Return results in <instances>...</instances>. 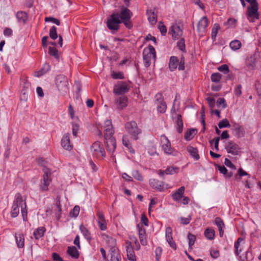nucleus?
<instances>
[{"instance_id":"f257e3e1","label":"nucleus","mask_w":261,"mask_h":261,"mask_svg":"<svg viewBox=\"0 0 261 261\" xmlns=\"http://www.w3.org/2000/svg\"><path fill=\"white\" fill-rule=\"evenodd\" d=\"M133 16L130 11L126 8H122L120 13H113L107 21V26L111 31H116L119 29V24L123 23L128 29L133 27L130 21Z\"/></svg>"},{"instance_id":"f03ea898","label":"nucleus","mask_w":261,"mask_h":261,"mask_svg":"<svg viewBox=\"0 0 261 261\" xmlns=\"http://www.w3.org/2000/svg\"><path fill=\"white\" fill-rule=\"evenodd\" d=\"M21 207V212L23 219L25 221L27 219V204L25 200L19 193L16 194L14 197L11 215L12 217H16L19 213V207Z\"/></svg>"},{"instance_id":"7ed1b4c3","label":"nucleus","mask_w":261,"mask_h":261,"mask_svg":"<svg viewBox=\"0 0 261 261\" xmlns=\"http://www.w3.org/2000/svg\"><path fill=\"white\" fill-rule=\"evenodd\" d=\"M91 152L97 159H103L106 157V152L102 144L99 141L94 142L90 147Z\"/></svg>"},{"instance_id":"20e7f679","label":"nucleus","mask_w":261,"mask_h":261,"mask_svg":"<svg viewBox=\"0 0 261 261\" xmlns=\"http://www.w3.org/2000/svg\"><path fill=\"white\" fill-rule=\"evenodd\" d=\"M55 83L58 90L62 94L67 93L69 91L68 81L65 75L60 74L57 76Z\"/></svg>"},{"instance_id":"39448f33","label":"nucleus","mask_w":261,"mask_h":261,"mask_svg":"<svg viewBox=\"0 0 261 261\" xmlns=\"http://www.w3.org/2000/svg\"><path fill=\"white\" fill-rule=\"evenodd\" d=\"M125 127L134 140H137L139 139L138 135L141 134L142 130L138 127L135 121H132L126 123Z\"/></svg>"},{"instance_id":"423d86ee","label":"nucleus","mask_w":261,"mask_h":261,"mask_svg":"<svg viewBox=\"0 0 261 261\" xmlns=\"http://www.w3.org/2000/svg\"><path fill=\"white\" fill-rule=\"evenodd\" d=\"M143 59L146 64H154L156 58L155 50L151 45H149L143 50Z\"/></svg>"},{"instance_id":"0eeeda50","label":"nucleus","mask_w":261,"mask_h":261,"mask_svg":"<svg viewBox=\"0 0 261 261\" xmlns=\"http://www.w3.org/2000/svg\"><path fill=\"white\" fill-rule=\"evenodd\" d=\"M250 4V6L247 8V14L251 18L250 21L254 22L255 20L259 18L258 13V5L256 0H246Z\"/></svg>"},{"instance_id":"6e6552de","label":"nucleus","mask_w":261,"mask_h":261,"mask_svg":"<svg viewBox=\"0 0 261 261\" xmlns=\"http://www.w3.org/2000/svg\"><path fill=\"white\" fill-rule=\"evenodd\" d=\"M42 171L43 172V180L41 181L40 188L42 191L48 190V187L50 185L51 179L50 178L51 171L48 168L44 166Z\"/></svg>"},{"instance_id":"1a4fd4ad","label":"nucleus","mask_w":261,"mask_h":261,"mask_svg":"<svg viewBox=\"0 0 261 261\" xmlns=\"http://www.w3.org/2000/svg\"><path fill=\"white\" fill-rule=\"evenodd\" d=\"M160 140L162 148L164 152L167 154L175 155V149L171 147L170 141L165 135H161Z\"/></svg>"},{"instance_id":"9d476101","label":"nucleus","mask_w":261,"mask_h":261,"mask_svg":"<svg viewBox=\"0 0 261 261\" xmlns=\"http://www.w3.org/2000/svg\"><path fill=\"white\" fill-rule=\"evenodd\" d=\"M130 86L127 82L119 81L114 86L113 93L115 95H122L128 92Z\"/></svg>"},{"instance_id":"9b49d317","label":"nucleus","mask_w":261,"mask_h":261,"mask_svg":"<svg viewBox=\"0 0 261 261\" xmlns=\"http://www.w3.org/2000/svg\"><path fill=\"white\" fill-rule=\"evenodd\" d=\"M225 149L228 153L236 155L240 152V147L235 142L232 141H228L225 145Z\"/></svg>"},{"instance_id":"f8f14e48","label":"nucleus","mask_w":261,"mask_h":261,"mask_svg":"<svg viewBox=\"0 0 261 261\" xmlns=\"http://www.w3.org/2000/svg\"><path fill=\"white\" fill-rule=\"evenodd\" d=\"M208 24V19L206 16L202 17L199 21L197 24V31L199 34L203 35L206 32Z\"/></svg>"},{"instance_id":"ddd939ff","label":"nucleus","mask_w":261,"mask_h":261,"mask_svg":"<svg viewBox=\"0 0 261 261\" xmlns=\"http://www.w3.org/2000/svg\"><path fill=\"white\" fill-rule=\"evenodd\" d=\"M114 130L110 120H106L104 124V136L105 138L113 137Z\"/></svg>"},{"instance_id":"4468645a","label":"nucleus","mask_w":261,"mask_h":261,"mask_svg":"<svg viewBox=\"0 0 261 261\" xmlns=\"http://www.w3.org/2000/svg\"><path fill=\"white\" fill-rule=\"evenodd\" d=\"M149 184L152 188L160 192H162L165 189H168L167 186L166 187H165L164 182L159 181L156 179H151L149 180Z\"/></svg>"},{"instance_id":"2eb2a0df","label":"nucleus","mask_w":261,"mask_h":261,"mask_svg":"<svg viewBox=\"0 0 261 261\" xmlns=\"http://www.w3.org/2000/svg\"><path fill=\"white\" fill-rule=\"evenodd\" d=\"M166 239L170 246L173 249H176V245L173 240L172 229L171 227H168L166 229L165 232Z\"/></svg>"},{"instance_id":"dca6fc26","label":"nucleus","mask_w":261,"mask_h":261,"mask_svg":"<svg viewBox=\"0 0 261 261\" xmlns=\"http://www.w3.org/2000/svg\"><path fill=\"white\" fill-rule=\"evenodd\" d=\"M138 230L139 240L141 244L143 246H146L147 244V241L146 238V232L145 229L143 227L142 224H138L137 225Z\"/></svg>"},{"instance_id":"f3484780","label":"nucleus","mask_w":261,"mask_h":261,"mask_svg":"<svg viewBox=\"0 0 261 261\" xmlns=\"http://www.w3.org/2000/svg\"><path fill=\"white\" fill-rule=\"evenodd\" d=\"M96 216L98 218L97 223L99 228L101 230H106L107 226L104 215L101 212L98 211L96 213Z\"/></svg>"},{"instance_id":"a211bd4d","label":"nucleus","mask_w":261,"mask_h":261,"mask_svg":"<svg viewBox=\"0 0 261 261\" xmlns=\"http://www.w3.org/2000/svg\"><path fill=\"white\" fill-rule=\"evenodd\" d=\"M126 251L128 259L131 261H136V256L130 242L127 241L126 242Z\"/></svg>"},{"instance_id":"6ab92c4d","label":"nucleus","mask_w":261,"mask_h":261,"mask_svg":"<svg viewBox=\"0 0 261 261\" xmlns=\"http://www.w3.org/2000/svg\"><path fill=\"white\" fill-rule=\"evenodd\" d=\"M232 130L235 136L241 138L245 135V132L243 126L237 123H234L232 126Z\"/></svg>"},{"instance_id":"aec40b11","label":"nucleus","mask_w":261,"mask_h":261,"mask_svg":"<svg viewBox=\"0 0 261 261\" xmlns=\"http://www.w3.org/2000/svg\"><path fill=\"white\" fill-rule=\"evenodd\" d=\"M105 139L108 151L110 153H113L115 150L116 147V143L114 137H113Z\"/></svg>"},{"instance_id":"412c9836","label":"nucleus","mask_w":261,"mask_h":261,"mask_svg":"<svg viewBox=\"0 0 261 261\" xmlns=\"http://www.w3.org/2000/svg\"><path fill=\"white\" fill-rule=\"evenodd\" d=\"M61 145L66 150H70L72 148V145L70 143L69 134H65L61 140Z\"/></svg>"},{"instance_id":"4be33fe9","label":"nucleus","mask_w":261,"mask_h":261,"mask_svg":"<svg viewBox=\"0 0 261 261\" xmlns=\"http://www.w3.org/2000/svg\"><path fill=\"white\" fill-rule=\"evenodd\" d=\"M110 261H121V257L118 248L110 249Z\"/></svg>"},{"instance_id":"5701e85b","label":"nucleus","mask_w":261,"mask_h":261,"mask_svg":"<svg viewBox=\"0 0 261 261\" xmlns=\"http://www.w3.org/2000/svg\"><path fill=\"white\" fill-rule=\"evenodd\" d=\"M171 32L172 37L174 39H178L182 34V31L180 27L177 24H173L171 27Z\"/></svg>"},{"instance_id":"b1692460","label":"nucleus","mask_w":261,"mask_h":261,"mask_svg":"<svg viewBox=\"0 0 261 261\" xmlns=\"http://www.w3.org/2000/svg\"><path fill=\"white\" fill-rule=\"evenodd\" d=\"M185 190V188L184 186L180 187L175 192H173L172 194V199L176 201L180 200L184 195Z\"/></svg>"},{"instance_id":"393cba45","label":"nucleus","mask_w":261,"mask_h":261,"mask_svg":"<svg viewBox=\"0 0 261 261\" xmlns=\"http://www.w3.org/2000/svg\"><path fill=\"white\" fill-rule=\"evenodd\" d=\"M146 14L149 23L152 25L154 24L157 21V15L155 13L154 10L147 9Z\"/></svg>"},{"instance_id":"a878e982","label":"nucleus","mask_w":261,"mask_h":261,"mask_svg":"<svg viewBox=\"0 0 261 261\" xmlns=\"http://www.w3.org/2000/svg\"><path fill=\"white\" fill-rule=\"evenodd\" d=\"M244 244V240L242 238H239L237 241L234 243L235 253L237 255L242 252L243 250V245Z\"/></svg>"},{"instance_id":"bb28decb","label":"nucleus","mask_w":261,"mask_h":261,"mask_svg":"<svg viewBox=\"0 0 261 261\" xmlns=\"http://www.w3.org/2000/svg\"><path fill=\"white\" fill-rule=\"evenodd\" d=\"M174 122L177 131L179 133H181L183 128V122L181 115L177 114L176 117L174 118Z\"/></svg>"},{"instance_id":"cd10ccee","label":"nucleus","mask_w":261,"mask_h":261,"mask_svg":"<svg viewBox=\"0 0 261 261\" xmlns=\"http://www.w3.org/2000/svg\"><path fill=\"white\" fill-rule=\"evenodd\" d=\"M80 230L84 237L85 239H86L88 242H90L92 240V237L89 230L83 225L80 226Z\"/></svg>"},{"instance_id":"c85d7f7f","label":"nucleus","mask_w":261,"mask_h":261,"mask_svg":"<svg viewBox=\"0 0 261 261\" xmlns=\"http://www.w3.org/2000/svg\"><path fill=\"white\" fill-rule=\"evenodd\" d=\"M67 252L73 258L77 259L79 257V252L75 246H69Z\"/></svg>"},{"instance_id":"c756f323","label":"nucleus","mask_w":261,"mask_h":261,"mask_svg":"<svg viewBox=\"0 0 261 261\" xmlns=\"http://www.w3.org/2000/svg\"><path fill=\"white\" fill-rule=\"evenodd\" d=\"M187 151L195 160H198L199 159L198 149L192 146H188Z\"/></svg>"},{"instance_id":"7c9ffc66","label":"nucleus","mask_w":261,"mask_h":261,"mask_svg":"<svg viewBox=\"0 0 261 261\" xmlns=\"http://www.w3.org/2000/svg\"><path fill=\"white\" fill-rule=\"evenodd\" d=\"M15 240L18 248H23L24 245V238L22 233H18L15 235Z\"/></svg>"},{"instance_id":"2f4dec72","label":"nucleus","mask_w":261,"mask_h":261,"mask_svg":"<svg viewBox=\"0 0 261 261\" xmlns=\"http://www.w3.org/2000/svg\"><path fill=\"white\" fill-rule=\"evenodd\" d=\"M156 105V108L158 112L161 113H164L165 112L167 109V106L166 102L163 99L158 100Z\"/></svg>"},{"instance_id":"473e14b6","label":"nucleus","mask_w":261,"mask_h":261,"mask_svg":"<svg viewBox=\"0 0 261 261\" xmlns=\"http://www.w3.org/2000/svg\"><path fill=\"white\" fill-rule=\"evenodd\" d=\"M46 229L44 227H39L34 232V236L36 239L38 240L44 236Z\"/></svg>"},{"instance_id":"72a5a7b5","label":"nucleus","mask_w":261,"mask_h":261,"mask_svg":"<svg viewBox=\"0 0 261 261\" xmlns=\"http://www.w3.org/2000/svg\"><path fill=\"white\" fill-rule=\"evenodd\" d=\"M105 239L106 240L107 245L110 247V248H117L116 247V241L115 239H114L113 237L106 235L105 236Z\"/></svg>"},{"instance_id":"f704fd0d","label":"nucleus","mask_w":261,"mask_h":261,"mask_svg":"<svg viewBox=\"0 0 261 261\" xmlns=\"http://www.w3.org/2000/svg\"><path fill=\"white\" fill-rule=\"evenodd\" d=\"M229 46L232 50L236 51L241 47L242 43L241 41L238 40H234L230 42Z\"/></svg>"},{"instance_id":"c9c22d12","label":"nucleus","mask_w":261,"mask_h":261,"mask_svg":"<svg viewBox=\"0 0 261 261\" xmlns=\"http://www.w3.org/2000/svg\"><path fill=\"white\" fill-rule=\"evenodd\" d=\"M49 70H50V68H49V66H43L39 70L36 71L35 72H34V75L35 76L40 77V76L44 75V74H45Z\"/></svg>"},{"instance_id":"e433bc0d","label":"nucleus","mask_w":261,"mask_h":261,"mask_svg":"<svg viewBox=\"0 0 261 261\" xmlns=\"http://www.w3.org/2000/svg\"><path fill=\"white\" fill-rule=\"evenodd\" d=\"M127 98L125 97H120L117 99L116 102L121 109L125 108L127 106Z\"/></svg>"},{"instance_id":"4c0bfd02","label":"nucleus","mask_w":261,"mask_h":261,"mask_svg":"<svg viewBox=\"0 0 261 261\" xmlns=\"http://www.w3.org/2000/svg\"><path fill=\"white\" fill-rule=\"evenodd\" d=\"M204 236L208 240H212L214 239L215 231L211 228H206L204 231Z\"/></svg>"},{"instance_id":"58836bf2","label":"nucleus","mask_w":261,"mask_h":261,"mask_svg":"<svg viewBox=\"0 0 261 261\" xmlns=\"http://www.w3.org/2000/svg\"><path fill=\"white\" fill-rule=\"evenodd\" d=\"M16 16L20 22H24L27 19V14L23 11L18 12L16 14Z\"/></svg>"},{"instance_id":"ea45409f","label":"nucleus","mask_w":261,"mask_h":261,"mask_svg":"<svg viewBox=\"0 0 261 261\" xmlns=\"http://www.w3.org/2000/svg\"><path fill=\"white\" fill-rule=\"evenodd\" d=\"M184 62H182V61H180L179 63V60L176 57L171 56L170 58L169 65H184Z\"/></svg>"},{"instance_id":"a19ab883","label":"nucleus","mask_w":261,"mask_h":261,"mask_svg":"<svg viewBox=\"0 0 261 261\" xmlns=\"http://www.w3.org/2000/svg\"><path fill=\"white\" fill-rule=\"evenodd\" d=\"M21 81L22 84V90H25V91L29 92L31 89V87L30 83H29L25 78H21Z\"/></svg>"},{"instance_id":"79ce46f5","label":"nucleus","mask_w":261,"mask_h":261,"mask_svg":"<svg viewBox=\"0 0 261 261\" xmlns=\"http://www.w3.org/2000/svg\"><path fill=\"white\" fill-rule=\"evenodd\" d=\"M122 143H123V144L125 147L128 148V149L129 150L130 152H131V153L135 152L134 150L130 146L129 141L128 139L126 136H123V137L122 138Z\"/></svg>"},{"instance_id":"37998d69","label":"nucleus","mask_w":261,"mask_h":261,"mask_svg":"<svg viewBox=\"0 0 261 261\" xmlns=\"http://www.w3.org/2000/svg\"><path fill=\"white\" fill-rule=\"evenodd\" d=\"M111 76L114 79H124V74L121 71H115L114 70L111 71Z\"/></svg>"},{"instance_id":"c03bdc74","label":"nucleus","mask_w":261,"mask_h":261,"mask_svg":"<svg viewBox=\"0 0 261 261\" xmlns=\"http://www.w3.org/2000/svg\"><path fill=\"white\" fill-rule=\"evenodd\" d=\"M220 28V26L218 23H215L214 24L211 33V37L213 40H215L218 32Z\"/></svg>"},{"instance_id":"a18cd8bd","label":"nucleus","mask_w":261,"mask_h":261,"mask_svg":"<svg viewBox=\"0 0 261 261\" xmlns=\"http://www.w3.org/2000/svg\"><path fill=\"white\" fill-rule=\"evenodd\" d=\"M196 130L195 129H191L187 131L186 132V133L185 134V136H184L185 140H191L193 138Z\"/></svg>"},{"instance_id":"49530a36","label":"nucleus","mask_w":261,"mask_h":261,"mask_svg":"<svg viewBox=\"0 0 261 261\" xmlns=\"http://www.w3.org/2000/svg\"><path fill=\"white\" fill-rule=\"evenodd\" d=\"M49 37L53 40H55L58 38L57 33V28L55 26H53L49 30Z\"/></svg>"},{"instance_id":"de8ad7c7","label":"nucleus","mask_w":261,"mask_h":261,"mask_svg":"<svg viewBox=\"0 0 261 261\" xmlns=\"http://www.w3.org/2000/svg\"><path fill=\"white\" fill-rule=\"evenodd\" d=\"M48 53L50 55L54 56L56 59H59L58 51L56 48L49 47L48 49Z\"/></svg>"},{"instance_id":"09e8293b","label":"nucleus","mask_w":261,"mask_h":261,"mask_svg":"<svg viewBox=\"0 0 261 261\" xmlns=\"http://www.w3.org/2000/svg\"><path fill=\"white\" fill-rule=\"evenodd\" d=\"M80 207L79 205H75L70 213V216L76 218L79 214Z\"/></svg>"},{"instance_id":"8fccbe9b","label":"nucleus","mask_w":261,"mask_h":261,"mask_svg":"<svg viewBox=\"0 0 261 261\" xmlns=\"http://www.w3.org/2000/svg\"><path fill=\"white\" fill-rule=\"evenodd\" d=\"M132 174L133 177L136 180L139 181H142L143 180V176L138 170L133 171Z\"/></svg>"},{"instance_id":"3c124183","label":"nucleus","mask_w":261,"mask_h":261,"mask_svg":"<svg viewBox=\"0 0 261 261\" xmlns=\"http://www.w3.org/2000/svg\"><path fill=\"white\" fill-rule=\"evenodd\" d=\"M218 126L220 128H222L224 127H229L230 126L229 121L227 119H224L222 121L219 122L218 124Z\"/></svg>"},{"instance_id":"603ef678","label":"nucleus","mask_w":261,"mask_h":261,"mask_svg":"<svg viewBox=\"0 0 261 261\" xmlns=\"http://www.w3.org/2000/svg\"><path fill=\"white\" fill-rule=\"evenodd\" d=\"M188 238L189 240V247L192 248V246L194 245L195 241L196 240V236L191 233H189L188 235Z\"/></svg>"},{"instance_id":"864d4df0","label":"nucleus","mask_w":261,"mask_h":261,"mask_svg":"<svg viewBox=\"0 0 261 261\" xmlns=\"http://www.w3.org/2000/svg\"><path fill=\"white\" fill-rule=\"evenodd\" d=\"M215 223L217 226L218 229L223 228L224 227V224L220 217L216 218L215 220Z\"/></svg>"},{"instance_id":"5fc2aeb1","label":"nucleus","mask_w":261,"mask_h":261,"mask_svg":"<svg viewBox=\"0 0 261 261\" xmlns=\"http://www.w3.org/2000/svg\"><path fill=\"white\" fill-rule=\"evenodd\" d=\"M178 170V169L177 168H174L173 167H170L167 168L165 170V173L167 175L173 174L176 173L177 172Z\"/></svg>"},{"instance_id":"6e6d98bb","label":"nucleus","mask_w":261,"mask_h":261,"mask_svg":"<svg viewBox=\"0 0 261 261\" xmlns=\"http://www.w3.org/2000/svg\"><path fill=\"white\" fill-rule=\"evenodd\" d=\"M221 79V75L219 73H215L211 75V80L214 82H218Z\"/></svg>"},{"instance_id":"4d7b16f0","label":"nucleus","mask_w":261,"mask_h":261,"mask_svg":"<svg viewBox=\"0 0 261 261\" xmlns=\"http://www.w3.org/2000/svg\"><path fill=\"white\" fill-rule=\"evenodd\" d=\"M250 253L249 250L247 251L245 254H243L240 256V259L241 261H249L252 259V257H249L248 254Z\"/></svg>"},{"instance_id":"13d9d810","label":"nucleus","mask_w":261,"mask_h":261,"mask_svg":"<svg viewBox=\"0 0 261 261\" xmlns=\"http://www.w3.org/2000/svg\"><path fill=\"white\" fill-rule=\"evenodd\" d=\"M158 28L161 34L163 36L165 35L167 32V29L166 26L162 22H159Z\"/></svg>"},{"instance_id":"bf43d9fd","label":"nucleus","mask_w":261,"mask_h":261,"mask_svg":"<svg viewBox=\"0 0 261 261\" xmlns=\"http://www.w3.org/2000/svg\"><path fill=\"white\" fill-rule=\"evenodd\" d=\"M45 21L46 22H51L53 23H55V24L58 25H59L60 24V20L59 19H56L54 17H46L45 18Z\"/></svg>"},{"instance_id":"052dcab7","label":"nucleus","mask_w":261,"mask_h":261,"mask_svg":"<svg viewBox=\"0 0 261 261\" xmlns=\"http://www.w3.org/2000/svg\"><path fill=\"white\" fill-rule=\"evenodd\" d=\"M220 138V137H217V138H215L214 140H211L210 141L211 145H212L213 144V143H214L215 148L216 151L219 150V142Z\"/></svg>"},{"instance_id":"680f3d73","label":"nucleus","mask_w":261,"mask_h":261,"mask_svg":"<svg viewBox=\"0 0 261 261\" xmlns=\"http://www.w3.org/2000/svg\"><path fill=\"white\" fill-rule=\"evenodd\" d=\"M209 107L212 109L215 106V100L214 98L211 97H208L206 99Z\"/></svg>"},{"instance_id":"e2e57ef3","label":"nucleus","mask_w":261,"mask_h":261,"mask_svg":"<svg viewBox=\"0 0 261 261\" xmlns=\"http://www.w3.org/2000/svg\"><path fill=\"white\" fill-rule=\"evenodd\" d=\"M191 220V217L190 216H189L187 218L181 217L180 219V223L184 225H187L190 223Z\"/></svg>"},{"instance_id":"0e129e2a","label":"nucleus","mask_w":261,"mask_h":261,"mask_svg":"<svg viewBox=\"0 0 261 261\" xmlns=\"http://www.w3.org/2000/svg\"><path fill=\"white\" fill-rule=\"evenodd\" d=\"M56 206H57V210L58 211V214H57V219L58 220H59L61 217V207L60 206V202L59 201H58L56 202Z\"/></svg>"},{"instance_id":"69168bd1","label":"nucleus","mask_w":261,"mask_h":261,"mask_svg":"<svg viewBox=\"0 0 261 261\" xmlns=\"http://www.w3.org/2000/svg\"><path fill=\"white\" fill-rule=\"evenodd\" d=\"M234 93L237 96H240L242 94V86L241 85H238L235 88L234 90Z\"/></svg>"},{"instance_id":"338daca9","label":"nucleus","mask_w":261,"mask_h":261,"mask_svg":"<svg viewBox=\"0 0 261 261\" xmlns=\"http://www.w3.org/2000/svg\"><path fill=\"white\" fill-rule=\"evenodd\" d=\"M177 46L179 49L182 51H184L185 49V40L183 39H181L177 42Z\"/></svg>"},{"instance_id":"774afa93","label":"nucleus","mask_w":261,"mask_h":261,"mask_svg":"<svg viewBox=\"0 0 261 261\" xmlns=\"http://www.w3.org/2000/svg\"><path fill=\"white\" fill-rule=\"evenodd\" d=\"M79 125L75 123L72 124V134L74 137H76L77 133L79 130Z\"/></svg>"}]
</instances>
